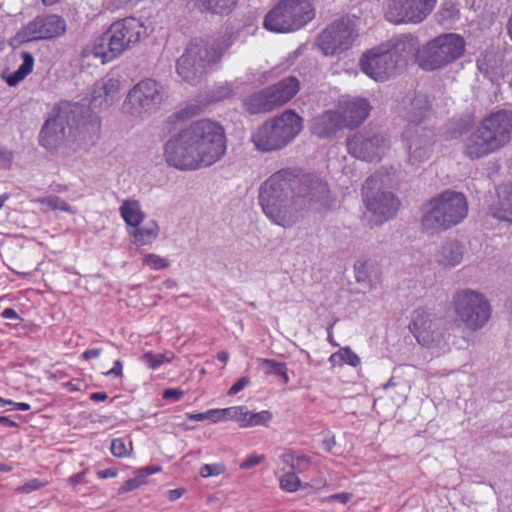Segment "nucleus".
<instances>
[{"label": "nucleus", "instance_id": "f257e3e1", "mask_svg": "<svg viewBox=\"0 0 512 512\" xmlns=\"http://www.w3.org/2000/svg\"><path fill=\"white\" fill-rule=\"evenodd\" d=\"M223 126L201 119L181 129L164 146L166 162L179 170L195 171L210 167L226 153Z\"/></svg>", "mask_w": 512, "mask_h": 512}, {"label": "nucleus", "instance_id": "f03ea898", "mask_svg": "<svg viewBox=\"0 0 512 512\" xmlns=\"http://www.w3.org/2000/svg\"><path fill=\"white\" fill-rule=\"evenodd\" d=\"M309 185L288 169L272 174L260 187L259 204L275 224L289 227L296 223L299 212L314 201Z\"/></svg>", "mask_w": 512, "mask_h": 512}, {"label": "nucleus", "instance_id": "7ed1b4c3", "mask_svg": "<svg viewBox=\"0 0 512 512\" xmlns=\"http://www.w3.org/2000/svg\"><path fill=\"white\" fill-rule=\"evenodd\" d=\"M145 32L142 21L135 17H126L114 21L108 30L93 42L83 48V59H98L101 64H107L127 50L134 47Z\"/></svg>", "mask_w": 512, "mask_h": 512}, {"label": "nucleus", "instance_id": "20e7f679", "mask_svg": "<svg viewBox=\"0 0 512 512\" xmlns=\"http://www.w3.org/2000/svg\"><path fill=\"white\" fill-rule=\"evenodd\" d=\"M468 214V203L461 192L446 190L431 198L421 219L422 231L435 234L461 223Z\"/></svg>", "mask_w": 512, "mask_h": 512}, {"label": "nucleus", "instance_id": "39448f33", "mask_svg": "<svg viewBox=\"0 0 512 512\" xmlns=\"http://www.w3.org/2000/svg\"><path fill=\"white\" fill-rule=\"evenodd\" d=\"M230 45V38L191 41L177 60L178 75L189 83L196 82L209 67L221 59Z\"/></svg>", "mask_w": 512, "mask_h": 512}, {"label": "nucleus", "instance_id": "423d86ee", "mask_svg": "<svg viewBox=\"0 0 512 512\" xmlns=\"http://www.w3.org/2000/svg\"><path fill=\"white\" fill-rule=\"evenodd\" d=\"M303 129V119L288 109L267 119L251 135V141L261 152L278 151L293 141Z\"/></svg>", "mask_w": 512, "mask_h": 512}, {"label": "nucleus", "instance_id": "0eeeda50", "mask_svg": "<svg viewBox=\"0 0 512 512\" xmlns=\"http://www.w3.org/2000/svg\"><path fill=\"white\" fill-rule=\"evenodd\" d=\"M314 18L312 0H279L265 15L263 27L276 33L294 32Z\"/></svg>", "mask_w": 512, "mask_h": 512}, {"label": "nucleus", "instance_id": "6e6552de", "mask_svg": "<svg viewBox=\"0 0 512 512\" xmlns=\"http://www.w3.org/2000/svg\"><path fill=\"white\" fill-rule=\"evenodd\" d=\"M465 52V41L457 34L440 35L417 51V63L426 71L441 69L461 58Z\"/></svg>", "mask_w": 512, "mask_h": 512}, {"label": "nucleus", "instance_id": "1a4fd4ad", "mask_svg": "<svg viewBox=\"0 0 512 512\" xmlns=\"http://www.w3.org/2000/svg\"><path fill=\"white\" fill-rule=\"evenodd\" d=\"M359 36L357 18L341 17L328 25L318 36L317 45L325 56L349 50Z\"/></svg>", "mask_w": 512, "mask_h": 512}, {"label": "nucleus", "instance_id": "9d476101", "mask_svg": "<svg viewBox=\"0 0 512 512\" xmlns=\"http://www.w3.org/2000/svg\"><path fill=\"white\" fill-rule=\"evenodd\" d=\"M454 312L471 330L484 326L491 317V307L484 295L473 290H461L452 298Z\"/></svg>", "mask_w": 512, "mask_h": 512}, {"label": "nucleus", "instance_id": "9b49d317", "mask_svg": "<svg viewBox=\"0 0 512 512\" xmlns=\"http://www.w3.org/2000/svg\"><path fill=\"white\" fill-rule=\"evenodd\" d=\"M383 181L379 178L378 174L372 175L366 179L362 195L367 209L372 213L373 218L371 221L375 225H380L383 222L393 218L399 210V200L390 192L374 190L380 188Z\"/></svg>", "mask_w": 512, "mask_h": 512}, {"label": "nucleus", "instance_id": "f8f14e48", "mask_svg": "<svg viewBox=\"0 0 512 512\" xmlns=\"http://www.w3.org/2000/svg\"><path fill=\"white\" fill-rule=\"evenodd\" d=\"M412 107L414 110H419L415 116L419 119L412 120L408 125L407 130L403 133V138L408 142L409 161L415 165L430 158L432 154V145L429 140L421 136L412 137L411 131L419 132V125L427 118L431 110V105L426 96H417L413 99Z\"/></svg>", "mask_w": 512, "mask_h": 512}, {"label": "nucleus", "instance_id": "ddd939ff", "mask_svg": "<svg viewBox=\"0 0 512 512\" xmlns=\"http://www.w3.org/2000/svg\"><path fill=\"white\" fill-rule=\"evenodd\" d=\"M437 0H387L384 15L393 24H419L433 11Z\"/></svg>", "mask_w": 512, "mask_h": 512}, {"label": "nucleus", "instance_id": "4468645a", "mask_svg": "<svg viewBox=\"0 0 512 512\" xmlns=\"http://www.w3.org/2000/svg\"><path fill=\"white\" fill-rule=\"evenodd\" d=\"M162 100V87L158 82L144 79L130 89L125 107L131 115H142L156 110Z\"/></svg>", "mask_w": 512, "mask_h": 512}, {"label": "nucleus", "instance_id": "2eb2a0df", "mask_svg": "<svg viewBox=\"0 0 512 512\" xmlns=\"http://www.w3.org/2000/svg\"><path fill=\"white\" fill-rule=\"evenodd\" d=\"M67 24L64 18L55 14L40 15L25 25L18 33L22 42L50 40L63 36Z\"/></svg>", "mask_w": 512, "mask_h": 512}, {"label": "nucleus", "instance_id": "dca6fc26", "mask_svg": "<svg viewBox=\"0 0 512 512\" xmlns=\"http://www.w3.org/2000/svg\"><path fill=\"white\" fill-rule=\"evenodd\" d=\"M360 67L375 81H386L398 72L397 60L392 58L383 44L365 52L360 59Z\"/></svg>", "mask_w": 512, "mask_h": 512}, {"label": "nucleus", "instance_id": "f3484780", "mask_svg": "<svg viewBox=\"0 0 512 512\" xmlns=\"http://www.w3.org/2000/svg\"><path fill=\"white\" fill-rule=\"evenodd\" d=\"M347 148L355 158L368 162H378L390 149V145L383 135L366 136L358 133L347 140Z\"/></svg>", "mask_w": 512, "mask_h": 512}, {"label": "nucleus", "instance_id": "a211bd4d", "mask_svg": "<svg viewBox=\"0 0 512 512\" xmlns=\"http://www.w3.org/2000/svg\"><path fill=\"white\" fill-rule=\"evenodd\" d=\"M56 110V116L47 119L40 131L39 141L46 149H53L57 147L60 134H63L64 132V128L62 126L63 121H66L68 124L70 123L68 113H80L82 108L77 104L62 102Z\"/></svg>", "mask_w": 512, "mask_h": 512}, {"label": "nucleus", "instance_id": "6ab92c4d", "mask_svg": "<svg viewBox=\"0 0 512 512\" xmlns=\"http://www.w3.org/2000/svg\"><path fill=\"white\" fill-rule=\"evenodd\" d=\"M499 150L512 139V112L499 110L489 114L479 123Z\"/></svg>", "mask_w": 512, "mask_h": 512}, {"label": "nucleus", "instance_id": "aec40b11", "mask_svg": "<svg viewBox=\"0 0 512 512\" xmlns=\"http://www.w3.org/2000/svg\"><path fill=\"white\" fill-rule=\"evenodd\" d=\"M498 151L491 138L482 131L479 124L473 131L469 133L464 142V154L474 160L488 156Z\"/></svg>", "mask_w": 512, "mask_h": 512}, {"label": "nucleus", "instance_id": "412c9836", "mask_svg": "<svg viewBox=\"0 0 512 512\" xmlns=\"http://www.w3.org/2000/svg\"><path fill=\"white\" fill-rule=\"evenodd\" d=\"M416 341L423 346H430L436 336L430 315L423 309H416L411 315L408 326Z\"/></svg>", "mask_w": 512, "mask_h": 512}, {"label": "nucleus", "instance_id": "4be33fe9", "mask_svg": "<svg viewBox=\"0 0 512 512\" xmlns=\"http://www.w3.org/2000/svg\"><path fill=\"white\" fill-rule=\"evenodd\" d=\"M489 212L500 221L512 223V183H503L496 188Z\"/></svg>", "mask_w": 512, "mask_h": 512}, {"label": "nucleus", "instance_id": "5701e85b", "mask_svg": "<svg viewBox=\"0 0 512 512\" xmlns=\"http://www.w3.org/2000/svg\"><path fill=\"white\" fill-rule=\"evenodd\" d=\"M340 110L344 120V127L354 128L359 126L369 116L370 105L364 98H354L340 105Z\"/></svg>", "mask_w": 512, "mask_h": 512}, {"label": "nucleus", "instance_id": "b1692460", "mask_svg": "<svg viewBox=\"0 0 512 512\" xmlns=\"http://www.w3.org/2000/svg\"><path fill=\"white\" fill-rule=\"evenodd\" d=\"M275 108L288 103L300 90V82L295 76H288L266 87Z\"/></svg>", "mask_w": 512, "mask_h": 512}, {"label": "nucleus", "instance_id": "393cba45", "mask_svg": "<svg viewBox=\"0 0 512 512\" xmlns=\"http://www.w3.org/2000/svg\"><path fill=\"white\" fill-rule=\"evenodd\" d=\"M343 121L340 110L325 111L313 120L312 133L319 138H329L344 128Z\"/></svg>", "mask_w": 512, "mask_h": 512}, {"label": "nucleus", "instance_id": "a878e982", "mask_svg": "<svg viewBox=\"0 0 512 512\" xmlns=\"http://www.w3.org/2000/svg\"><path fill=\"white\" fill-rule=\"evenodd\" d=\"M384 45L392 58L397 60V70L403 67L407 58L413 56L417 51V41L409 35H402Z\"/></svg>", "mask_w": 512, "mask_h": 512}, {"label": "nucleus", "instance_id": "bb28decb", "mask_svg": "<svg viewBox=\"0 0 512 512\" xmlns=\"http://www.w3.org/2000/svg\"><path fill=\"white\" fill-rule=\"evenodd\" d=\"M120 82L115 78H108L102 83L97 84L90 101V105L96 109L102 106H108L119 94Z\"/></svg>", "mask_w": 512, "mask_h": 512}, {"label": "nucleus", "instance_id": "cd10ccee", "mask_svg": "<svg viewBox=\"0 0 512 512\" xmlns=\"http://www.w3.org/2000/svg\"><path fill=\"white\" fill-rule=\"evenodd\" d=\"M244 110L250 115L266 114L275 110L267 88L254 92L242 100Z\"/></svg>", "mask_w": 512, "mask_h": 512}, {"label": "nucleus", "instance_id": "c85d7f7f", "mask_svg": "<svg viewBox=\"0 0 512 512\" xmlns=\"http://www.w3.org/2000/svg\"><path fill=\"white\" fill-rule=\"evenodd\" d=\"M190 10L228 14L236 6L237 0H184Z\"/></svg>", "mask_w": 512, "mask_h": 512}, {"label": "nucleus", "instance_id": "c756f323", "mask_svg": "<svg viewBox=\"0 0 512 512\" xmlns=\"http://www.w3.org/2000/svg\"><path fill=\"white\" fill-rule=\"evenodd\" d=\"M463 257V251L457 241L446 242L436 255V260L443 267H454L458 265Z\"/></svg>", "mask_w": 512, "mask_h": 512}, {"label": "nucleus", "instance_id": "7c9ffc66", "mask_svg": "<svg viewBox=\"0 0 512 512\" xmlns=\"http://www.w3.org/2000/svg\"><path fill=\"white\" fill-rule=\"evenodd\" d=\"M281 460L295 473L306 472L312 464L310 456L294 450H288L283 453Z\"/></svg>", "mask_w": 512, "mask_h": 512}, {"label": "nucleus", "instance_id": "2f4dec72", "mask_svg": "<svg viewBox=\"0 0 512 512\" xmlns=\"http://www.w3.org/2000/svg\"><path fill=\"white\" fill-rule=\"evenodd\" d=\"M120 213L126 224L134 228L144 219V213L136 200H125L120 207Z\"/></svg>", "mask_w": 512, "mask_h": 512}, {"label": "nucleus", "instance_id": "473e14b6", "mask_svg": "<svg viewBox=\"0 0 512 512\" xmlns=\"http://www.w3.org/2000/svg\"><path fill=\"white\" fill-rule=\"evenodd\" d=\"M158 471H160V467L156 466H149L138 470L133 478H130L123 483L119 488V493H128L145 485L147 483L148 476Z\"/></svg>", "mask_w": 512, "mask_h": 512}, {"label": "nucleus", "instance_id": "72a5a7b5", "mask_svg": "<svg viewBox=\"0 0 512 512\" xmlns=\"http://www.w3.org/2000/svg\"><path fill=\"white\" fill-rule=\"evenodd\" d=\"M158 232V225L154 221L146 223L143 227L137 226L132 233L133 242L139 246L148 245L156 239Z\"/></svg>", "mask_w": 512, "mask_h": 512}, {"label": "nucleus", "instance_id": "f704fd0d", "mask_svg": "<svg viewBox=\"0 0 512 512\" xmlns=\"http://www.w3.org/2000/svg\"><path fill=\"white\" fill-rule=\"evenodd\" d=\"M329 360L333 364L345 363L352 367H357L360 364V358L349 347L341 348L332 354Z\"/></svg>", "mask_w": 512, "mask_h": 512}, {"label": "nucleus", "instance_id": "c9c22d12", "mask_svg": "<svg viewBox=\"0 0 512 512\" xmlns=\"http://www.w3.org/2000/svg\"><path fill=\"white\" fill-rule=\"evenodd\" d=\"M174 358L173 352H167L163 354H154L151 351L145 352L141 356V361L146 363L151 370H156L164 363H171Z\"/></svg>", "mask_w": 512, "mask_h": 512}, {"label": "nucleus", "instance_id": "e433bc0d", "mask_svg": "<svg viewBox=\"0 0 512 512\" xmlns=\"http://www.w3.org/2000/svg\"><path fill=\"white\" fill-rule=\"evenodd\" d=\"M281 490L287 493L296 492L301 486V480L297 473L289 471L284 473L279 479Z\"/></svg>", "mask_w": 512, "mask_h": 512}, {"label": "nucleus", "instance_id": "4c0bfd02", "mask_svg": "<svg viewBox=\"0 0 512 512\" xmlns=\"http://www.w3.org/2000/svg\"><path fill=\"white\" fill-rule=\"evenodd\" d=\"M39 203L49 207L51 210H60L64 212H72L70 204L59 196L50 195L38 200Z\"/></svg>", "mask_w": 512, "mask_h": 512}, {"label": "nucleus", "instance_id": "58836bf2", "mask_svg": "<svg viewBox=\"0 0 512 512\" xmlns=\"http://www.w3.org/2000/svg\"><path fill=\"white\" fill-rule=\"evenodd\" d=\"M273 418V414L268 410H262L260 412H250L249 416V428L256 426L267 427Z\"/></svg>", "mask_w": 512, "mask_h": 512}, {"label": "nucleus", "instance_id": "ea45409f", "mask_svg": "<svg viewBox=\"0 0 512 512\" xmlns=\"http://www.w3.org/2000/svg\"><path fill=\"white\" fill-rule=\"evenodd\" d=\"M226 471V466L222 462L213 464H204L199 471L203 478L216 477L222 475Z\"/></svg>", "mask_w": 512, "mask_h": 512}, {"label": "nucleus", "instance_id": "a19ab883", "mask_svg": "<svg viewBox=\"0 0 512 512\" xmlns=\"http://www.w3.org/2000/svg\"><path fill=\"white\" fill-rule=\"evenodd\" d=\"M49 484L48 481H42L40 479L34 478L27 482H25L23 485L18 486L15 489V493L18 494H29L33 491L39 490L43 487H46Z\"/></svg>", "mask_w": 512, "mask_h": 512}, {"label": "nucleus", "instance_id": "79ce46f5", "mask_svg": "<svg viewBox=\"0 0 512 512\" xmlns=\"http://www.w3.org/2000/svg\"><path fill=\"white\" fill-rule=\"evenodd\" d=\"M186 418L193 421H209L213 424L218 423L217 408L200 413H186Z\"/></svg>", "mask_w": 512, "mask_h": 512}, {"label": "nucleus", "instance_id": "37998d69", "mask_svg": "<svg viewBox=\"0 0 512 512\" xmlns=\"http://www.w3.org/2000/svg\"><path fill=\"white\" fill-rule=\"evenodd\" d=\"M143 264L152 270H161L169 266L166 259L156 254H147L143 259Z\"/></svg>", "mask_w": 512, "mask_h": 512}, {"label": "nucleus", "instance_id": "c03bdc74", "mask_svg": "<svg viewBox=\"0 0 512 512\" xmlns=\"http://www.w3.org/2000/svg\"><path fill=\"white\" fill-rule=\"evenodd\" d=\"M260 365L262 366L264 373L267 375L274 374L277 375L283 366L286 364L284 362H278L275 359L261 358L258 360Z\"/></svg>", "mask_w": 512, "mask_h": 512}, {"label": "nucleus", "instance_id": "a18cd8bd", "mask_svg": "<svg viewBox=\"0 0 512 512\" xmlns=\"http://www.w3.org/2000/svg\"><path fill=\"white\" fill-rule=\"evenodd\" d=\"M111 453L114 457L125 458L129 456L130 452L126 446L125 440L122 438H115L111 441Z\"/></svg>", "mask_w": 512, "mask_h": 512}, {"label": "nucleus", "instance_id": "49530a36", "mask_svg": "<svg viewBox=\"0 0 512 512\" xmlns=\"http://www.w3.org/2000/svg\"><path fill=\"white\" fill-rule=\"evenodd\" d=\"M249 416L250 411L244 405L236 406V413L234 421L238 424L240 428H249Z\"/></svg>", "mask_w": 512, "mask_h": 512}, {"label": "nucleus", "instance_id": "de8ad7c7", "mask_svg": "<svg viewBox=\"0 0 512 512\" xmlns=\"http://www.w3.org/2000/svg\"><path fill=\"white\" fill-rule=\"evenodd\" d=\"M234 95L233 89L229 85H222L213 91L211 101H221L231 98Z\"/></svg>", "mask_w": 512, "mask_h": 512}, {"label": "nucleus", "instance_id": "09e8293b", "mask_svg": "<svg viewBox=\"0 0 512 512\" xmlns=\"http://www.w3.org/2000/svg\"><path fill=\"white\" fill-rule=\"evenodd\" d=\"M265 459L264 455L252 454L247 456L239 465L240 469L247 470L261 464Z\"/></svg>", "mask_w": 512, "mask_h": 512}, {"label": "nucleus", "instance_id": "8fccbe9b", "mask_svg": "<svg viewBox=\"0 0 512 512\" xmlns=\"http://www.w3.org/2000/svg\"><path fill=\"white\" fill-rule=\"evenodd\" d=\"M352 497H353L352 493L340 492V493L331 494L325 498H322L321 502L327 503V502L337 501V502L345 505L351 501Z\"/></svg>", "mask_w": 512, "mask_h": 512}, {"label": "nucleus", "instance_id": "3c124183", "mask_svg": "<svg viewBox=\"0 0 512 512\" xmlns=\"http://www.w3.org/2000/svg\"><path fill=\"white\" fill-rule=\"evenodd\" d=\"M236 413V406L227 408H217L218 423L225 421H234Z\"/></svg>", "mask_w": 512, "mask_h": 512}, {"label": "nucleus", "instance_id": "603ef678", "mask_svg": "<svg viewBox=\"0 0 512 512\" xmlns=\"http://www.w3.org/2000/svg\"><path fill=\"white\" fill-rule=\"evenodd\" d=\"M23 63L19 66V70L23 72L25 75H28L32 72L34 66V58L28 52H22Z\"/></svg>", "mask_w": 512, "mask_h": 512}, {"label": "nucleus", "instance_id": "864d4df0", "mask_svg": "<svg viewBox=\"0 0 512 512\" xmlns=\"http://www.w3.org/2000/svg\"><path fill=\"white\" fill-rule=\"evenodd\" d=\"M201 111V107L199 105H188L181 111H179L175 116L177 119H188L197 115Z\"/></svg>", "mask_w": 512, "mask_h": 512}, {"label": "nucleus", "instance_id": "5fc2aeb1", "mask_svg": "<svg viewBox=\"0 0 512 512\" xmlns=\"http://www.w3.org/2000/svg\"><path fill=\"white\" fill-rule=\"evenodd\" d=\"M368 267L369 265L367 262H357L355 264V277L358 282L365 281L368 278Z\"/></svg>", "mask_w": 512, "mask_h": 512}, {"label": "nucleus", "instance_id": "6e6d98bb", "mask_svg": "<svg viewBox=\"0 0 512 512\" xmlns=\"http://www.w3.org/2000/svg\"><path fill=\"white\" fill-rule=\"evenodd\" d=\"M249 384V378L241 377L239 378L228 390L229 396H234L242 391Z\"/></svg>", "mask_w": 512, "mask_h": 512}, {"label": "nucleus", "instance_id": "4d7b16f0", "mask_svg": "<svg viewBox=\"0 0 512 512\" xmlns=\"http://www.w3.org/2000/svg\"><path fill=\"white\" fill-rule=\"evenodd\" d=\"M184 396V391L181 389L169 388L164 390L163 399H173L175 401H179Z\"/></svg>", "mask_w": 512, "mask_h": 512}, {"label": "nucleus", "instance_id": "13d9d810", "mask_svg": "<svg viewBox=\"0 0 512 512\" xmlns=\"http://www.w3.org/2000/svg\"><path fill=\"white\" fill-rule=\"evenodd\" d=\"M105 376L123 377V363L120 360H116L113 363V367L104 373Z\"/></svg>", "mask_w": 512, "mask_h": 512}, {"label": "nucleus", "instance_id": "bf43d9fd", "mask_svg": "<svg viewBox=\"0 0 512 512\" xmlns=\"http://www.w3.org/2000/svg\"><path fill=\"white\" fill-rule=\"evenodd\" d=\"M102 348H90L86 349L82 354L81 358L88 361L91 359L98 358L102 354Z\"/></svg>", "mask_w": 512, "mask_h": 512}, {"label": "nucleus", "instance_id": "052dcab7", "mask_svg": "<svg viewBox=\"0 0 512 512\" xmlns=\"http://www.w3.org/2000/svg\"><path fill=\"white\" fill-rule=\"evenodd\" d=\"M27 75H25L23 72H21L19 69H17L13 74H11L8 78H7V84L9 86H15L17 85L20 81H22Z\"/></svg>", "mask_w": 512, "mask_h": 512}, {"label": "nucleus", "instance_id": "680f3d73", "mask_svg": "<svg viewBox=\"0 0 512 512\" xmlns=\"http://www.w3.org/2000/svg\"><path fill=\"white\" fill-rule=\"evenodd\" d=\"M27 75H25L23 72H21L19 69H17L13 74H11L8 78H7V84L9 86H15L17 85L20 81H22Z\"/></svg>", "mask_w": 512, "mask_h": 512}, {"label": "nucleus", "instance_id": "e2e57ef3", "mask_svg": "<svg viewBox=\"0 0 512 512\" xmlns=\"http://www.w3.org/2000/svg\"><path fill=\"white\" fill-rule=\"evenodd\" d=\"M85 478H86V472L85 471H81L79 473H76V474L70 476L67 479V481L72 486H76L78 484L85 483L86 482Z\"/></svg>", "mask_w": 512, "mask_h": 512}, {"label": "nucleus", "instance_id": "0e129e2a", "mask_svg": "<svg viewBox=\"0 0 512 512\" xmlns=\"http://www.w3.org/2000/svg\"><path fill=\"white\" fill-rule=\"evenodd\" d=\"M13 160V153L5 148L0 147V164H10Z\"/></svg>", "mask_w": 512, "mask_h": 512}, {"label": "nucleus", "instance_id": "69168bd1", "mask_svg": "<svg viewBox=\"0 0 512 512\" xmlns=\"http://www.w3.org/2000/svg\"><path fill=\"white\" fill-rule=\"evenodd\" d=\"M1 317L4 319L17 320L19 319L18 313L13 308H5L1 312Z\"/></svg>", "mask_w": 512, "mask_h": 512}, {"label": "nucleus", "instance_id": "338daca9", "mask_svg": "<svg viewBox=\"0 0 512 512\" xmlns=\"http://www.w3.org/2000/svg\"><path fill=\"white\" fill-rule=\"evenodd\" d=\"M185 493L184 488H176L168 491V498L170 501H176L181 498Z\"/></svg>", "mask_w": 512, "mask_h": 512}, {"label": "nucleus", "instance_id": "774afa93", "mask_svg": "<svg viewBox=\"0 0 512 512\" xmlns=\"http://www.w3.org/2000/svg\"><path fill=\"white\" fill-rule=\"evenodd\" d=\"M97 475L101 479L113 478V477L117 476V470H115V469H106V470L99 471L97 473Z\"/></svg>", "mask_w": 512, "mask_h": 512}]
</instances>
